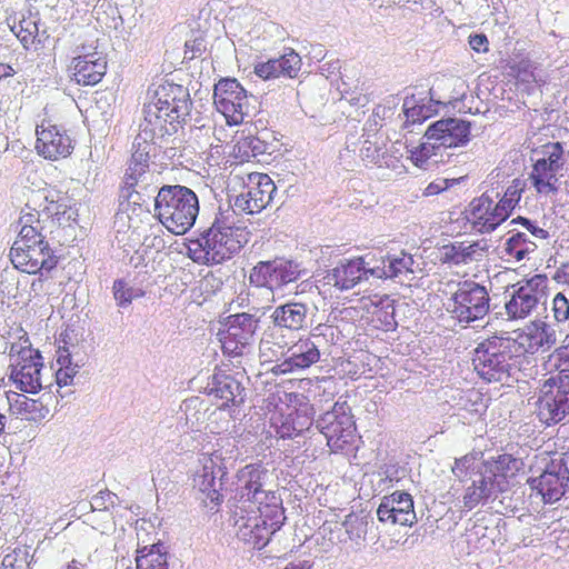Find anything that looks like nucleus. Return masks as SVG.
<instances>
[{"label": "nucleus", "instance_id": "obj_1", "mask_svg": "<svg viewBox=\"0 0 569 569\" xmlns=\"http://www.w3.org/2000/svg\"><path fill=\"white\" fill-rule=\"evenodd\" d=\"M248 241L249 231L237 224L234 211H219L207 230L187 241V256L199 264H220L234 257Z\"/></svg>", "mask_w": 569, "mask_h": 569}, {"label": "nucleus", "instance_id": "obj_2", "mask_svg": "<svg viewBox=\"0 0 569 569\" xmlns=\"http://www.w3.org/2000/svg\"><path fill=\"white\" fill-rule=\"evenodd\" d=\"M188 90L173 82L157 86L144 108V119L160 131L171 134L184 122L190 112Z\"/></svg>", "mask_w": 569, "mask_h": 569}, {"label": "nucleus", "instance_id": "obj_3", "mask_svg": "<svg viewBox=\"0 0 569 569\" xmlns=\"http://www.w3.org/2000/svg\"><path fill=\"white\" fill-rule=\"evenodd\" d=\"M199 213V200L191 189L174 184L163 186L154 199V217L173 234L189 231Z\"/></svg>", "mask_w": 569, "mask_h": 569}, {"label": "nucleus", "instance_id": "obj_4", "mask_svg": "<svg viewBox=\"0 0 569 569\" xmlns=\"http://www.w3.org/2000/svg\"><path fill=\"white\" fill-rule=\"evenodd\" d=\"M270 417L271 426L282 439H291L309 430L313 423L315 409L308 398L298 392H283Z\"/></svg>", "mask_w": 569, "mask_h": 569}, {"label": "nucleus", "instance_id": "obj_5", "mask_svg": "<svg viewBox=\"0 0 569 569\" xmlns=\"http://www.w3.org/2000/svg\"><path fill=\"white\" fill-rule=\"evenodd\" d=\"M10 357V379L16 387L27 393L39 392L43 360L40 351L31 347L27 332L20 336L19 343L11 345Z\"/></svg>", "mask_w": 569, "mask_h": 569}, {"label": "nucleus", "instance_id": "obj_6", "mask_svg": "<svg viewBox=\"0 0 569 569\" xmlns=\"http://www.w3.org/2000/svg\"><path fill=\"white\" fill-rule=\"evenodd\" d=\"M506 343L502 337L492 336L479 343L475 350V370L487 382H500L510 376V360L515 355Z\"/></svg>", "mask_w": 569, "mask_h": 569}, {"label": "nucleus", "instance_id": "obj_7", "mask_svg": "<svg viewBox=\"0 0 569 569\" xmlns=\"http://www.w3.org/2000/svg\"><path fill=\"white\" fill-rule=\"evenodd\" d=\"M515 357L535 356L551 349L557 342V333L551 325L536 319L512 331V337H502Z\"/></svg>", "mask_w": 569, "mask_h": 569}, {"label": "nucleus", "instance_id": "obj_8", "mask_svg": "<svg viewBox=\"0 0 569 569\" xmlns=\"http://www.w3.org/2000/svg\"><path fill=\"white\" fill-rule=\"evenodd\" d=\"M547 295L546 274L539 273L521 280L513 286V292L505 306L506 313L512 320L525 319L546 301Z\"/></svg>", "mask_w": 569, "mask_h": 569}, {"label": "nucleus", "instance_id": "obj_9", "mask_svg": "<svg viewBox=\"0 0 569 569\" xmlns=\"http://www.w3.org/2000/svg\"><path fill=\"white\" fill-rule=\"evenodd\" d=\"M213 103L229 126L241 124L249 113L247 90L234 78H222L214 84Z\"/></svg>", "mask_w": 569, "mask_h": 569}, {"label": "nucleus", "instance_id": "obj_10", "mask_svg": "<svg viewBox=\"0 0 569 569\" xmlns=\"http://www.w3.org/2000/svg\"><path fill=\"white\" fill-rule=\"evenodd\" d=\"M563 148L560 142L543 146L541 159H538L529 173V180L538 194L550 196L559 189L558 172L563 167Z\"/></svg>", "mask_w": 569, "mask_h": 569}, {"label": "nucleus", "instance_id": "obj_11", "mask_svg": "<svg viewBox=\"0 0 569 569\" xmlns=\"http://www.w3.org/2000/svg\"><path fill=\"white\" fill-rule=\"evenodd\" d=\"M320 430L335 452L346 450L356 442V423L350 410L343 405L336 403L321 417Z\"/></svg>", "mask_w": 569, "mask_h": 569}, {"label": "nucleus", "instance_id": "obj_12", "mask_svg": "<svg viewBox=\"0 0 569 569\" xmlns=\"http://www.w3.org/2000/svg\"><path fill=\"white\" fill-rule=\"evenodd\" d=\"M489 300V293L483 286L475 281H463L452 295L449 310L459 322L469 323L488 313Z\"/></svg>", "mask_w": 569, "mask_h": 569}, {"label": "nucleus", "instance_id": "obj_13", "mask_svg": "<svg viewBox=\"0 0 569 569\" xmlns=\"http://www.w3.org/2000/svg\"><path fill=\"white\" fill-rule=\"evenodd\" d=\"M537 412L548 426L562 421L569 415V385L553 377L545 380L539 390Z\"/></svg>", "mask_w": 569, "mask_h": 569}, {"label": "nucleus", "instance_id": "obj_14", "mask_svg": "<svg viewBox=\"0 0 569 569\" xmlns=\"http://www.w3.org/2000/svg\"><path fill=\"white\" fill-rule=\"evenodd\" d=\"M9 256L16 269L29 274L50 272L59 262L48 241L11 247Z\"/></svg>", "mask_w": 569, "mask_h": 569}, {"label": "nucleus", "instance_id": "obj_15", "mask_svg": "<svg viewBox=\"0 0 569 569\" xmlns=\"http://www.w3.org/2000/svg\"><path fill=\"white\" fill-rule=\"evenodd\" d=\"M300 277L297 263L286 259L259 261L250 271L249 282L271 291L280 289Z\"/></svg>", "mask_w": 569, "mask_h": 569}, {"label": "nucleus", "instance_id": "obj_16", "mask_svg": "<svg viewBox=\"0 0 569 569\" xmlns=\"http://www.w3.org/2000/svg\"><path fill=\"white\" fill-rule=\"evenodd\" d=\"M276 190L267 173L250 172L243 178V190L236 197L234 206L249 214L259 213L271 202Z\"/></svg>", "mask_w": 569, "mask_h": 569}, {"label": "nucleus", "instance_id": "obj_17", "mask_svg": "<svg viewBox=\"0 0 569 569\" xmlns=\"http://www.w3.org/2000/svg\"><path fill=\"white\" fill-rule=\"evenodd\" d=\"M108 70L106 56L97 49L88 51L84 46L74 54L67 72L70 81L81 87H93L100 83Z\"/></svg>", "mask_w": 569, "mask_h": 569}, {"label": "nucleus", "instance_id": "obj_18", "mask_svg": "<svg viewBox=\"0 0 569 569\" xmlns=\"http://www.w3.org/2000/svg\"><path fill=\"white\" fill-rule=\"evenodd\" d=\"M256 327V321L250 315L230 316L218 332L223 353L232 357L242 356L253 338Z\"/></svg>", "mask_w": 569, "mask_h": 569}, {"label": "nucleus", "instance_id": "obj_19", "mask_svg": "<svg viewBox=\"0 0 569 569\" xmlns=\"http://www.w3.org/2000/svg\"><path fill=\"white\" fill-rule=\"evenodd\" d=\"M36 149L40 156L51 161L68 158L73 149L74 142L68 131L50 121H42L37 126Z\"/></svg>", "mask_w": 569, "mask_h": 569}, {"label": "nucleus", "instance_id": "obj_20", "mask_svg": "<svg viewBox=\"0 0 569 569\" xmlns=\"http://www.w3.org/2000/svg\"><path fill=\"white\" fill-rule=\"evenodd\" d=\"M569 482V468L563 457L551 459L546 470L529 480L532 490L541 496L545 502H556L566 492Z\"/></svg>", "mask_w": 569, "mask_h": 569}, {"label": "nucleus", "instance_id": "obj_21", "mask_svg": "<svg viewBox=\"0 0 569 569\" xmlns=\"http://www.w3.org/2000/svg\"><path fill=\"white\" fill-rule=\"evenodd\" d=\"M470 122L458 119H440L428 126L423 139L433 140L440 148L452 149L466 146L470 141Z\"/></svg>", "mask_w": 569, "mask_h": 569}, {"label": "nucleus", "instance_id": "obj_22", "mask_svg": "<svg viewBox=\"0 0 569 569\" xmlns=\"http://www.w3.org/2000/svg\"><path fill=\"white\" fill-rule=\"evenodd\" d=\"M372 253L347 259L340 261L333 269H331L325 279L328 284L333 286L340 291L349 290L370 276L369 269L372 267Z\"/></svg>", "mask_w": 569, "mask_h": 569}, {"label": "nucleus", "instance_id": "obj_23", "mask_svg": "<svg viewBox=\"0 0 569 569\" xmlns=\"http://www.w3.org/2000/svg\"><path fill=\"white\" fill-rule=\"evenodd\" d=\"M41 214L53 227H71L78 217L74 199L57 189L47 190L41 204Z\"/></svg>", "mask_w": 569, "mask_h": 569}, {"label": "nucleus", "instance_id": "obj_24", "mask_svg": "<svg viewBox=\"0 0 569 569\" xmlns=\"http://www.w3.org/2000/svg\"><path fill=\"white\" fill-rule=\"evenodd\" d=\"M377 516L383 523L411 527L417 521L411 495L397 490L385 496L377 509Z\"/></svg>", "mask_w": 569, "mask_h": 569}, {"label": "nucleus", "instance_id": "obj_25", "mask_svg": "<svg viewBox=\"0 0 569 569\" xmlns=\"http://www.w3.org/2000/svg\"><path fill=\"white\" fill-rule=\"evenodd\" d=\"M508 218L507 211L502 210L498 202H493L488 196L482 194L470 203L469 220L472 227L481 233L493 231Z\"/></svg>", "mask_w": 569, "mask_h": 569}, {"label": "nucleus", "instance_id": "obj_26", "mask_svg": "<svg viewBox=\"0 0 569 569\" xmlns=\"http://www.w3.org/2000/svg\"><path fill=\"white\" fill-rule=\"evenodd\" d=\"M290 356L272 368L274 375L307 369L320 359L317 345L309 338H300L289 348Z\"/></svg>", "mask_w": 569, "mask_h": 569}, {"label": "nucleus", "instance_id": "obj_27", "mask_svg": "<svg viewBox=\"0 0 569 569\" xmlns=\"http://www.w3.org/2000/svg\"><path fill=\"white\" fill-rule=\"evenodd\" d=\"M519 471V461L511 455L503 453L481 463L480 476L491 482L497 492L506 491L509 482Z\"/></svg>", "mask_w": 569, "mask_h": 569}, {"label": "nucleus", "instance_id": "obj_28", "mask_svg": "<svg viewBox=\"0 0 569 569\" xmlns=\"http://www.w3.org/2000/svg\"><path fill=\"white\" fill-rule=\"evenodd\" d=\"M236 525L238 538L258 550L267 546L271 536L279 530L273 526H268L267 522L259 519V517H256L247 509L244 513L238 518Z\"/></svg>", "mask_w": 569, "mask_h": 569}, {"label": "nucleus", "instance_id": "obj_29", "mask_svg": "<svg viewBox=\"0 0 569 569\" xmlns=\"http://www.w3.org/2000/svg\"><path fill=\"white\" fill-rule=\"evenodd\" d=\"M301 67V59L298 53L291 50L279 58L258 62L254 66V74L263 80L277 78H295Z\"/></svg>", "mask_w": 569, "mask_h": 569}, {"label": "nucleus", "instance_id": "obj_30", "mask_svg": "<svg viewBox=\"0 0 569 569\" xmlns=\"http://www.w3.org/2000/svg\"><path fill=\"white\" fill-rule=\"evenodd\" d=\"M250 503L247 510L267 522L268 526L280 529L284 523L286 516L282 499L276 491L260 493Z\"/></svg>", "mask_w": 569, "mask_h": 569}, {"label": "nucleus", "instance_id": "obj_31", "mask_svg": "<svg viewBox=\"0 0 569 569\" xmlns=\"http://www.w3.org/2000/svg\"><path fill=\"white\" fill-rule=\"evenodd\" d=\"M362 307L371 315L372 322L377 329L383 331L393 330L395 320V300L389 295L373 293L361 299Z\"/></svg>", "mask_w": 569, "mask_h": 569}, {"label": "nucleus", "instance_id": "obj_32", "mask_svg": "<svg viewBox=\"0 0 569 569\" xmlns=\"http://www.w3.org/2000/svg\"><path fill=\"white\" fill-rule=\"evenodd\" d=\"M413 260L410 254L405 252L401 256L377 258L373 254V263L369 269V274L378 279H392L408 272H412Z\"/></svg>", "mask_w": 569, "mask_h": 569}, {"label": "nucleus", "instance_id": "obj_33", "mask_svg": "<svg viewBox=\"0 0 569 569\" xmlns=\"http://www.w3.org/2000/svg\"><path fill=\"white\" fill-rule=\"evenodd\" d=\"M243 388L233 377L216 371L212 376V395L222 402L219 409H226L230 405L241 403Z\"/></svg>", "mask_w": 569, "mask_h": 569}, {"label": "nucleus", "instance_id": "obj_34", "mask_svg": "<svg viewBox=\"0 0 569 569\" xmlns=\"http://www.w3.org/2000/svg\"><path fill=\"white\" fill-rule=\"evenodd\" d=\"M485 248L478 241L452 242L441 248V261L452 264H467L480 260Z\"/></svg>", "mask_w": 569, "mask_h": 569}, {"label": "nucleus", "instance_id": "obj_35", "mask_svg": "<svg viewBox=\"0 0 569 569\" xmlns=\"http://www.w3.org/2000/svg\"><path fill=\"white\" fill-rule=\"evenodd\" d=\"M9 408L12 415L28 421H40L49 413L48 407L40 399L23 393H14L9 398Z\"/></svg>", "mask_w": 569, "mask_h": 569}, {"label": "nucleus", "instance_id": "obj_36", "mask_svg": "<svg viewBox=\"0 0 569 569\" xmlns=\"http://www.w3.org/2000/svg\"><path fill=\"white\" fill-rule=\"evenodd\" d=\"M266 152V143L254 134L244 130L236 133L231 157L239 163L248 162Z\"/></svg>", "mask_w": 569, "mask_h": 569}, {"label": "nucleus", "instance_id": "obj_37", "mask_svg": "<svg viewBox=\"0 0 569 569\" xmlns=\"http://www.w3.org/2000/svg\"><path fill=\"white\" fill-rule=\"evenodd\" d=\"M307 307L303 303L290 302L279 306L272 313L273 323L281 328L299 330L303 327Z\"/></svg>", "mask_w": 569, "mask_h": 569}, {"label": "nucleus", "instance_id": "obj_38", "mask_svg": "<svg viewBox=\"0 0 569 569\" xmlns=\"http://www.w3.org/2000/svg\"><path fill=\"white\" fill-rule=\"evenodd\" d=\"M198 486L211 502L216 505L222 502V483L217 479L214 463L211 458L203 463L202 473L198 477Z\"/></svg>", "mask_w": 569, "mask_h": 569}, {"label": "nucleus", "instance_id": "obj_39", "mask_svg": "<svg viewBox=\"0 0 569 569\" xmlns=\"http://www.w3.org/2000/svg\"><path fill=\"white\" fill-rule=\"evenodd\" d=\"M136 557V569H168L167 552L162 543L140 548Z\"/></svg>", "mask_w": 569, "mask_h": 569}, {"label": "nucleus", "instance_id": "obj_40", "mask_svg": "<svg viewBox=\"0 0 569 569\" xmlns=\"http://www.w3.org/2000/svg\"><path fill=\"white\" fill-rule=\"evenodd\" d=\"M483 476L478 480H473L463 492L462 502L463 507L470 511L478 507L480 503L486 502L495 492H497Z\"/></svg>", "mask_w": 569, "mask_h": 569}, {"label": "nucleus", "instance_id": "obj_41", "mask_svg": "<svg viewBox=\"0 0 569 569\" xmlns=\"http://www.w3.org/2000/svg\"><path fill=\"white\" fill-rule=\"evenodd\" d=\"M262 469L260 466L247 465L238 473V479L242 482L244 496L249 501L257 499L260 493H267L268 491L262 490Z\"/></svg>", "mask_w": 569, "mask_h": 569}, {"label": "nucleus", "instance_id": "obj_42", "mask_svg": "<svg viewBox=\"0 0 569 569\" xmlns=\"http://www.w3.org/2000/svg\"><path fill=\"white\" fill-rule=\"evenodd\" d=\"M407 151L408 159L415 167L427 170L430 161L438 156L440 147L433 140L425 139V141H421L418 146H415Z\"/></svg>", "mask_w": 569, "mask_h": 569}, {"label": "nucleus", "instance_id": "obj_43", "mask_svg": "<svg viewBox=\"0 0 569 569\" xmlns=\"http://www.w3.org/2000/svg\"><path fill=\"white\" fill-rule=\"evenodd\" d=\"M536 249V242H533L528 234L523 232L513 233L507 239L505 244L506 253L509 258H512L516 261H521Z\"/></svg>", "mask_w": 569, "mask_h": 569}, {"label": "nucleus", "instance_id": "obj_44", "mask_svg": "<svg viewBox=\"0 0 569 569\" xmlns=\"http://www.w3.org/2000/svg\"><path fill=\"white\" fill-rule=\"evenodd\" d=\"M548 361L557 372L553 378L562 380L566 385H569V337L562 341V343L553 349L549 355Z\"/></svg>", "mask_w": 569, "mask_h": 569}, {"label": "nucleus", "instance_id": "obj_45", "mask_svg": "<svg viewBox=\"0 0 569 569\" xmlns=\"http://www.w3.org/2000/svg\"><path fill=\"white\" fill-rule=\"evenodd\" d=\"M11 31L19 39L21 44L29 49L31 48L38 38V23L32 16L22 17L18 22L11 26Z\"/></svg>", "mask_w": 569, "mask_h": 569}, {"label": "nucleus", "instance_id": "obj_46", "mask_svg": "<svg viewBox=\"0 0 569 569\" xmlns=\"http://www.w3.org/2000/svg\"><path fill=\"white\" fill-rule=\"evenodd\" d=\"M451 471L460 481L469 479L478 472L480 475L481 466L477 453L470 452L455 460Z\"/></svg>", "mask_w": 569, "mask_h": 569}, {"label": "nucleus", "instance_id": "obj_47", "mask_svg": "<svg viewBox=\"0 0 569 569\" xmlns=\"http://www.w3.org/2000/svg\"><path fill=\"white\" fill-rule=\"evenodd\" d=\"M525 189L526 181L520 178H516L507 187L502 198L498 201L501 209L507 211L508 217L511 216L512 211L518 206Z\"/></svg>", "mask_w": 569, "mask_h": 569}, {"label": "nucleus", "instance_id": "obj_48", "mask_svg": "<svg viewBox=\"0 0 569 569\" xmlns=\"http://www.w3.org/2000/svg\"><path fill=\"white\" fill-rule=\"evenodd\" d=\"M343 526L349 539L360 541L366 539L369 521L363 516L350 513L346 517Z\"/></svg>", "mask_w": 569, "mask_h": 569}, {"label": "nucleus", "instance_id": "obj_49", "mask_svg": "<svg viewBox=\"0 0 569 569\" xmlns=\"http://www.w3.org/2000/svg\"><path fill=\"white\" fill-rule=\"evenodd\" d=\"M403 111H405L407 121L411 122V123H422L426 120L436 116V113H437L436 108L431 103H428V104L413 103L412 106H409L408 101H406L403 104Z\"/></svg>", "mask_w": 569, "mask_h": 569}, {"label": "nucleus", "instance_id": "obj_50", "mask_svg": "<svg viewBox=\"0 0 569 569\" xmlns=\"http://www.w3.org/2000/svg\"><path fill=\"white\" fill-rule=\"evenodd\" d=\"M113 297L119 307L129 306L134 298H139L143 296L142 290H134L132 287H129L128 283L122 280H116L113 282Z\"/></svg>", "mask_w": 569, "mask_h": 569}, {"label": "nucleus", "instance_id": "obj_51", "mask_svg": "<svg viewBox=\"0 0 569 569\" xmlns=\"http://www.w3.org/2000/svg\"><path fill=\"white\" fill-rule=\"evenodd\" d=\"M59 368L56 371V380L60 387H66L72 383L77 375L76 366L71 365L69 356H59L57 360Z\"/></svg>", "mask_w": 569, "mask_h": 569}, {"label": "nucleus", "instance_id": "obj_52", "mask_svg": "<svg viewBox=\"0 0 569 569\" xmlns=\"http://www.w3.org/2000/svg\"><path fill=\"white\" fill-rule=\"evenodd\" d=\"M42 241H47L44 236L39 231L38 226H23L20 228L18 237L13 242L12 247H21V243L24 244H34Z\"/></svg>", "mask_w": 569, "mask_h": 569}, {"label": "nucleus", "instance_id": "obj_53", "mask_svg": "<svg viewBox=\"0 0 569 569\" xmlns=\"http://www.w3.org/2000/svg\"><path fill=\"white\" fill-rule=\"evenodd\" d=\"M207 50L206 40L202 34H198L184 43V59L193 60L201 57Z\"/></svg>", "mask_w": 569, "mask_h": 569}, {"label": "nucleus", "instance_id": "obj_54", "mask_svg": "<svg viewBox=\"0 0 569 569\" xmlns=\"http://www.w3.org/2000/svg\"><path fill=\"white\" fill-rule=\"evenodd\" d=\"M552 313L557 322L569 319V300L562 292H558L552 299Z\"/></svg>", "mask_w": 569, "mask_h": 569}, {"label": "nucleus", "instance_id": "obj_55", "mask_svg": "<svg viewBox=\"0 0 569 569\" xmlns=\"http://www.w3.org/2000/svg\"><path fill=\"white\" fill-rule=\"evenodd\" d=\"M117 500V496L109 491L102 490L92 498V508L94 510H106L113 507Z\"/></svg>", "mask_w": 569, "mask_h": 569}, {"label": "nucleus", "instance_id": "obj_56", "mask_svg": "<svg viewBox=\"0 0 569 569\" xmlns=\"http://www.w3.org/2000/svg\"><path fill=\"white\" fill-rule=\"evenodd\" d=\"M146 164L136 163L128 169L124 176V187L128 189V194H130L129 190L137 186L140 177L146 172Z\"/></svg>", "mask_w": 569, "mask_h": 569}, {"label": "nucleus", "instance_id": "obj_57", "mask_svg": "<svg viewBox=\"0 0 569 569\" xmlns=\"http://www.w3.org/2000/svg\"><path fill=\"white\" fill-rule=\"evenodd\" d=\"M468 42L471 49L478 53H486L489 51V41L485 33L470 34Z\"/></svg>", "mask_w": 569, "mask_h": 569}, {"label": "nucleus", "instance_id": "obj_58", "mask_svg": "<svg viewBox=\"0 0 569 569\" xmlns=\"http://www.w3.org/2000/svg\"><path fill=\"white\" fill-rule=\"evenodd\" d=\"M512 222H519L521 223L533 237L539 239H547L549 237V233L547 230L537 227L531 220L518 217L517 219H513Z\"/></svg>", "mask_w": 569, "mask_h": 569}, {"label": "nucleus", "instance_id": "obj_59", "mask_svg": "<svg viewBox=\"0 0 569 569\" xmlns=\"http://www.w3.org/2000/svg\"><path fill=\"white\" fill-rule=\"evenodd\" d=\"M41 210L37 211L36 209L27 208L22 211L20 218H19V226L20 228L23 226H38L39 227V220H40Z\"/></svg>", "mask_w": 569, "mask_h": 569}, {"label": "nucleus", "instance_id": "obj_60", "mask_svg": "<svg viewBox=\"0 0 569 569\" xmlns=\"http://www.w3.org/2000/svg\"><path fill=\"white\" fill-rule=\"evenodd\" d=\"M450 186H451V183H449V180L438 179V180L430 182L426 187L423 194L427 197L436 196V194H439L440 192L445 191L446 189H448Z\"/></svg>", "mask_w": 569, "mask_h": 569}, {"label": "nucleus", "instance_id": "obj_61", "mask_svg": "<svg viewBox=\"0 0 569 569\" xmlns=\"http://www.w3.org/2000/svg\"><path fill=\"white\" fill-rule=\"evenodd\" d=\"M553 280L569 288V262L561 263L553 273Z\"/></svg>", "mask_w": 569, "mask_h": 569}, {"label": "nucleus", "instance_id": "obj_62", "mask_svg": "<svg viewBox=\"0 0 569 569\" xmlns=\"http://www.w3.org/2000/svg\"><path fill=\"white\" fill-rule=\"evenodd\" d=\"M16 73L14 69L7 63H0V80L3 78L12 77Z\"/></svg>", "mask_w": 569, "mask_h": 569}, {"label": "nucleus", "instance_id": "obj_63", "mask_svg": "<svg viewBox=\"0 0 569 569\" xmlns=\"http://www.w3.org/2000/svg\"><path fill=\"white\" fill-rule=\"evenodd\" d=\"M312 563L309 560H302L297 563L290 562L286 568L283 569H311Z\"/></svg>", "mask_w": 569, "mask_h": 569}, {"label": "nucleus", "instance_id": "obj_64", "mask_svg": "<svg viewBox=\"0 0 569 569\" xmlns=\"http://www.w3.org/2000/svg\"><path fill=\"white\" fill-rule=\"evenodd\" d=\"M6 426V416L0 412V435L3 432Z\"/></svg>", "mask_w": 569, "mask_h": 569}]
</instances>
